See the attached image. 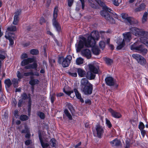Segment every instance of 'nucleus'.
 I'll return each mask as SVG.
<instances>
[{"label": "nucleus", "instance_id": "56", "mask_svg": "<svg viewBox=\"0 0 148 148\" xmlns=\"http://www.w3.org/2000/svg\"><path fill=\"white\" fill-rule=\"evenodd\" d=\"M22 103V101L20 100L18 103V107H21Z\"/></svg>", "mask_w": 148, "mask_h": 148}, {"label": "nucleus", "instance_id": "58", "mask_svg": "<svg viewBox=\"0 0 148 148\" xmlns=\"http://www.w3.org/2000/svg\"><path fill=\"white\" fill-rule=\"evenodd\" d=\"M30 134L29 133V132H27V134H26L25 137L26 138H29L30 136Z\"/></svg>", "mask_w": 148, "mask_h": 148}, {"label": "nucleus", "instance_id": "21", "mask_svg": "<svg viewBox=\"0 0 148 148\" xmlns=\"http://www.w3.org/2000/svg\"><path fill=\"white\" fill-rule=\"evenodd\" d=\"M78 75L80 77H84L86 75V72L84 70L81 68H78L77 69Z\"/></svg>", "mask_w": 148, "mask_h": 148}, {"label": "nucleus", "instance_id": "17", "mask_svg": "<svg viewBox=\"0 0 148 148\" xmlns=\"http://www.w3.org/2000/svg\"><path fill=\"white\" fill-rule=\"evenodd\" d=\"M21 11L19 10L16 11L14 17V21L13 23L14 25H16L17 24L19 20L18 16L20 14Z\"/></svg>", "mask_w": 148, "mask_h": 148}, {"label": "nucleus", "instance_id": "31", "mask_svg": "<svg viewBox=\"0 0 148 148\" xmlns=\"http://www.w3.org/2000/svg\"><path fill=\"white\" fill-rule=\"evenodd\" d=\"M19 81H20V80L18 79L14 78L12 80V82L15 87H16Z\"/></svg>", "mask_w": 148, "mask_h": 148}, {"label": "nucleus", "instance_id": "7", "mask_svg": "<svg viewBox=\"0 0 148 148\" xmlns=\"http://www.w3.org/2000/svg\"><path fill=\"white\" fill-rule=\"evenodd\" d=\"M16 30V27L14 25H12L7 28L8 31L6 32L5 37L9 40L10 45H12L14 44L13 40L14 39V36L13 33H10L9 32H14Z\"/></svg>", "mask_w": 148, "mask_h": 148}, {"label": "nucleus", "instance_id": "49", "mask_svg": "<svg viewBox=\"0 0 148 148\" xmlns=\"http://www.w3.org/2000/svg\"><path fill=\"white\" fill-rule=\"evenodd\" d=\"M140 131L143 137H144L146 134V131L144 130H141Z\"/></svg>", "mask_w": 148, "mask_h": 148}, {"label": "nucleus", "instance_id": "53", "mask_svg": "<svg viewBox=\"0 0 148 148\" xmlns=\"http://www.w3.org/2000/svg\"><path fill=\"white\" fill-rule=\"evenodd\" d=\"M14 116L17 117L18 116V111L17 110H16L14 112Z\"/></svg>", "mask_w": 148, "mask_h": 148}, {"label": "nucleus", "instance_id": "37", "mask_svg": "<svg viewBox=\"0 0 148 148\" xmlns=\"http://www.w3.org/2000/svg\"><path fill=\"white\" fill-rule=\"evenodd\" d=\"M100 48L102 49H103L105 47V44L103 41H101L99 43Z\"/></svg>", "mask_w": 148, "mask_h": 148}, {"label": "nucleus", "instance_id": "5", "mask_svg": "<svg viewBox=\"0 0 148 148\" xmlns=\"http://www.w3.org/2000/svg\"><path fill=\"white\" fill-rule=\"evenodd\" d=\"M81 90L85 95H90L93 90L92 85L86 78H83L81 80Z\"/></svg>", "mask_w": 148, "mask_h": 148}, {"label": "nucleus", "instance_id": "36", "mask_svg": "<svg viewBox=\"0 0 148 148\" xmlns=\"http://www.w3.org/2000/svg\"><path fill=\"white\" fill-rule=\"evenodd\" d=\"M63 91L67 95L69 96H70L71 97H73L72 96H71V95H72V94H73V90L66 91L64 89Z\"/></svg>", "mask_w": 148, "mask_h": 148}, {"label": "nucleus", "instance_id": "29", "mask_svg": "<svg viewBox=\"0 0 148 148\" xmlns=\"http://www.w3.org/2000/svg\"><path fill=\"white\" fill-rule=\"evenodd\" d=\"M145 7V5L143 4H141L138 8H136L135 9V11L137 12L141 11L143 10Z\"/></svg>", "mask_w": 148, "mask_h": 148}, {"label": "nucleus", "instance_id": "15", "mask_svg": "<svg viewBox=\"0 0 148 148\" xmlns=\"http://www.w3.org/2000/svg\"><path fill=\"white\" fill-rule=\"evenodd\" d=\"M81 53L83 56L86 57L88 59H89L91 57V52L88 49L83 50L82 51Z\"/></svg>", "mask_w": 148, "mask_h": 148}, {"label": "nucleus", "instance_id": "51", "mask_svg": "<svg viewBox=\"0 0 148 148\" xmlns=\"http://www.w3.org/2000/svg\"><path fill=\"white\" fill-rule=\"evenodd\" d=\"M111 15L113 17L117 19L118 18V16L116 13H112Z\"/></svg>", "mask_w": 148, "mask_h": 148}, {"label": "nucleus", "instance_id": "42", "mask_svg": "<svg viewBox=\"0 0 148 148\" xmlns=\"http://www.w3.org/2000/svg\"><path fill=\"white\" fill-rule=\"evenodd\" d=\"M38 115L41 119H44L45 118V116L44 114L41 112H39L37 113Z\"/></svg>", "mask_w": 148, "mask_h": 148}, {"label": "nucleus", "instance_id": "1", "mask_svg": "<svg viewBox=\"0 0 148 148\" xmlns=\"http://www.w3.org/2000/svg\"><path fill=\"white\" fill-rule=\"evenodd\" d=\"M99 38L98 31H93L90 35L88 36L87 40L86 38L82 36L79 37V40L77 44H76V48L77 51L79 52L81 49L84 47H92V51L95 55L99 54V50L97 47L95 46V40H98Z\"/></svg>", "mask_w": 148, "mask_h": 148}, {"label": "nucleus", "instance_id": "35", "mask_svg": "<svg viewBox=\"0 0 148 148\" xmlns=\"http://www.w3.org/2000/svg\"><path fill=\"white\" fill-rule=\"evenodd\" d=\"M18 79H21L23 78L24 76V74H23L21 73L19 71H17L16 73Z\"/></svg>", "mask_w": 148, "mask_h": 148}, {"label": "nucleus", "instance_id": "59", "mask_svg": "<svg viewBox=\"0 0 148 148\" xmlns=\"http://www.w3.org/2000/svg\"><path fill=\"white\" fill-rule=\"evenodd\" d=\"M25 68L26 69H31V66H30V64L25 66Z\"/></svg>", "mask_w": 148, "mask_h": 148}, {"label": "nucleus", "instance_id": "61", "mask_svg": "<svg viewBox=\"0 0 148 148\" xmlns=\"http://www.w3.org/2000/svg\"><path fill=\"white\" fill-rule=\"evenodd\" d=\"M85 102L86 103H88L90 104L91 103V101L90 99H87L85 101Z\"/></svg>", "mask_w": 148, "mask_h": 148}, {"label": "nucleus", "instance_id": "26", "mask_svg": "<svg viewBox=\"0 0 148 148\" xmlns=\"http://www.w3.org/2000/svg\"><path fill=\"white\" fill-rule=\"evenodd\" d=\"M22 98L23 99H27L28 98H29V106L30 107L31 106V99H30V95L29 94L28 95V97L27 96V95L25 93H23L21 95Z\"/></svg>", "mask_w": 148, "mask_h": 148}, {"label": "nucleus", "instance_id": "33", "mask_svg": "<svg viewBox=\"0 0 148 148\" xmlns=\"http://www.w3.org/2000/svg\"><path fill=\"white\" fill-rule=\"evenodd\" d=\"M106 63L108 65H110L112 63V60L108 58H106L104 59Z\"/></svg>", "mask_w": 148, "mask_h": 148}, {"label": "nucleus", "instance_id": "34", "mask_svg": "<svg viewBox=\"0 0 148 148\" xmlns=\"http://www.w3.org/2000/svg\"><path fill=\"white\" fill-rule=\"evenodd\" d=\"M56 140L53 138L51 139L50 140V144L53 147H56Z\"/></svg>", "mask_w": 148, "mask_h": 148}, {"label": "nucleus", "instance_id": "52", "mask_svg": "<svg viewBox=\"0 0 148 148\" xmlns=\"http://www.w3.org/2000/svg\"><path fill=\"white\" fill-rule=\"evenodd\" d=\"M81 2L82 5V8L83 9H84V0H79Z\"/></svg>", "mask_w": 148, "mask_h": 148}, {"label": "nucleus", "instance_id": "23", "mask_svg": "<svg viewBox=\"0 0 148 148\" xmlns=\"http://www.w3.org/2000/svg\"><path fill=\"white\" fill-rule=\"evenodd\" d=\"M39 82V81L37 79H31L29 82V84L32 86L38 84Z\"/></svg>", "mask_w": 148, "mask_h": 148}, {"label": "nucleus", "instance_id": "14", "mask_svg": "<svg viewBox=\"0 0 148 148\" xmlns=\"http://www.w3.org/2000/svg\"><path fill=\"white\" fill-rule=\"evenodd\" d=\"M105 80L106 84L109 86L113 85L116 83V81L110 77H106Z\"/></svg>", "mask_w": 148, "mask_h": 148}, {"label": "nucleus", "instance_id": "62", "mask_svg": "<svg viewBox=\"0 0 148 148\" xmlns=\"http://www.w3.org/2000/svg\"><path fill=\"white\" fill-rule=\"evenodd\" d=\"M54 97L53 96H52L51 97V102L53 103L54 101Z\"/></svg>", "mask_w": 148, "mask_h": 148}, {"label": "nucleus", "instance_id": "64", "mask_svg": "<svg viewBox=\"0 0 148 148\" xmlns=\"http://www.w3.org/2000/svg\"><path fill=\"white\" fill-rule=\"evenodd\" d=\"M63 95V94L62 93H60L57 94V96L58 97H60Z\"/></svg>", "mask_w": 148, "mask_h": 148}, {"label": "nucleus", "instance_id": "4", "mask_svg": "<svg viewBox=\"0 0 148 148\" xmlns=\"http://www.w3.org/2000/svg\"><path fill=\"white\" fill-rule=\"evenodd\" d=\"M123 35L124 38L123 39L119 37H118L116 42L117 44L116 49L117 50L121 49L125 45V44H129L128 43L132 39V35L130 32L123 33Z\"/></svg>", "mask_w": 148, "mask_h": 148}, {"label": "nucleus", "instance_id": "47", "mask_svg": "<svg viewBox=\"0 0 148 148\" xmlns=\"http://www.w3.org/2000/svg\"><path fill=\"white\" fill-rule=\"evenodd\" d=\"M32 142L30 140H26L25 142V144L26 145H28L30 144Z\"/></svg>", "mask_w": 148, "mask_h": 148}, {"label": "nucleus", "instance_id": "9", "mask_svg": "<svg viewBox=\"0 0 148 148\" xmlns=\"http://www.w3.org/2000/svg\"><path fill=\"white\" fill-rule=\"evenodd\" d=\"M130 31L132 33L136 36L148 37V32H145L143 30L136 27H132L130 29Z\"/></svg>", "mask_w": 148, "mask_h": 148}, {"label": "nucleus", "instance_id": "18", "mask_svg": "<svg viewBox=\"0 0 148 148\" xmlns=\"http://www.w3.org/2000/svg\"><path fill=\"white\" fill-rule=\"evenodd\" d=\"M121 16L124 21L127 24L131 20V17H129L128 14L126 13H122L121 14Z\"/></svg>", "mask_w": 148, "mask_h": 148}, {"label": "nucleus", "instance_id": "32", "mask_svg": "<svg viewBox=\"0 0 148 148\" xmlns=\"http://www.w3.org/2000/svg\"><path fill=\"white\" fill-rule=\"evenodd\" d=\"M147 12H145L142 18L143 23H145L147 21Z\"/></svg>", "mask_w": 148, "mask_h": 148}, {"label": "nucleus", "instance_id": "13", "mask_svg": "<svg viewBox=\"0 0 148 148\" xmlns=\"http://www.w3.org/2000/svg\"><path fill=\"white\" fill-rule=\"evenodd\" d=\"M132 57L141 65H144L146 63V60L142 56L138 54H134Z\"/></svg>", "mask_w": 148, "mask_h": 148}, {"label": "nucleus", "instance_id": "24", "mask_svg": "<svg viewBox=\"0 0 148 148\" xmlns=\"http://www.w3.org/2000/svg\"><path fill=\"white\" fill-rule=\"evenodd\" d=\"M64 112L66 116L67 117L69 120H72V116L67 109H65L64 111Z\"/></svg>", "mask_w": 148, "mask_h": 148}, {"label": "nucleus", "instance_id": "2", "mask_svg": "<svg viewBox=\"0 0 148 148\" xmlns=\"http://www.w3.org/2000/svg\"><path fill=\"white\" fill-rule=\"evenodd\" d=\"M90 5L92 7H94V3L95 2L99 5L103 6V10L100 12L101 15L104 17L107 21L111 23H114L115 21L112 17H110L108 13H110L111 10L106 6L101 0H88Z\"/></svg>", "mask_w": 148, "mask_h": 148}, {"label": "nucleus", "instance_id": "39", "mask_svg": "<svg viewBox=\"0 0 148 148\" xmlns=\"http://www.w3.org/2000/svg\"><path fill=\"white\" fill-rule=\"evenodd\" d=\"M67 106L69 110L72 112V111L73 110V108L71 104L70 103H67Z\"/></svg>", "mask_w": 148, "mask_h": 148}, {"label": "nucleus", "instance_id": "57", "mask_svg": "<svg viewBox=\"0 0 148 148\" xmlns=\"http://www.w3.org/2000/svg\"><path fill=\"white\" fill-rule=\"evenodd\" d=\"M81 142H79L77 145L75 146V148H77L80 145H81Z\"/></svg>", "mask_w": 148, "mask_h": 148}, {"label": "nucleus", "instance_id": "48", "mask_svg": "<svg viewBox=\"0 0 148 148\" xmlns=\"http://www.w3.org/2000/svg\"><path fill=\"white\" fill-rule=\"evenodd\" d=\"M28 57V56L26 53L23 54L21 56V58L22 59L27 58Z\"/></svg>", "mask_w": 148, "mask_h": 148}, {"label": "nucleus", "instance_id": "12", "mask_svg": "<svg viewBox=\"0 0 148 148\" xmlns=\"http://www.w3.org/2000/svg\"><path fill=\"white\" fill-rule=\"evenodd\" d=\"M103 133V129L102 126L98 125L96 126L95 130L93 131L94 135L100 138Z\"/></svg>", "mask_w": 148, "mask_h": 148}, {"label": "nucleus", "instance_id": "60", "mask_svg": "<svg viewBox=\"0 0 148 148\" xmlns=\"http://www.w3.org/2000/svg\"><path fill=\"white\" fill-rule=\"evenodd\" d=\"M5 57L4 56L0 54V59L3 60L5 59Z\"/></svg>", "mask_w": 148, "mask_h": 148}, {"label": "nucleus", "instance_id": "50", "mask_svg": "<svg viewBox=\"0 0 148 148\" xmlns=\"http://www.w3.org/2000/svg\"><path fill=\"white\" fill-rule=\"evenodd\" d=\"M69 74L71 76L74 77H76L77 76V74L76 73H69Z\"/></svg>", "mask_w": 148, "mask_h": 148}, {"label": "nucleus", "instance_id": "6", "mask_svg": "<svg viewBox=\"0 0 148 148\" xmlns=\"http://www.w3.org/2000/svg\"><path fill=\"white\" fill-rule=\"evenodd\" d=\"M89 71L87 72L86 77L89 79L91 80L94 79L95 74L98 73L99 68L98 65L96 64H91L88 65Z\"/></svg>", "mask_w": 148, "mask_h": 148}, {"label": "nucleus", "instance_id": "20", "mask_svg": "<svg viewBox=\"0 0 148 148\" xmlns=\"http://www.w3.org/2000/svg\"><path fill=\"white\" fill-rule=\"evenodd\" d=\"M111 145L113 147L118 146L121 145V141L117 139L114 140L110 142Z\"/></svg>", "mask_w": 148, "mask_h": 148}, {"label": "nucleus", "instance_id": "11", "mask_svg": "<svg viewBox=\"0 0 148 148\" xmlns=\"http://www.w3.org/2000/svg\"><path fill=\"white\" fill-rule=\"evenodd\" d=\"M58 12V7H56L54 9L53 14V18L52 20L53 24L54 27L56 28L57 31H59L60 30V27L58 23L56 21V19L57 17V13Z\"/></svg>", "mask_w": 148, "mask_h": 148}, {"label": "nucleus", "instance_id": "22", "mask_svg": "<svg viewBox=\"0 0 148 148\" xmlns=\"http://www.w3.org/2000/svg\"><path fill=\"white\" fill-rule=\"evenodd\" d=\"M74 91L75 92L77 98L78 99H79L81 102L83 103L84 102V101L83 99L82 98L81 95L79 92L75 88L74 89Z\"/></svg>", "mask_w": 148, "mask_h": 148}, {"label": "nucleus", "instance_id": "45", "mask_svg": "<svg viewBox=\"0 0 148 148\" xmlns=\"http://www.w3.org/2000/svg\"><path fill=\"white\" fill-rule=\"evenodd\" d=\"M33 74V72L32 71L30 72L25 73H24V76L27 77Z\"/></svg>", "mask_w": 148, "mask_h": 148}, {"label": "nucleus", "instance_id": "44", "mask_svg": "<svg viewBox=\"0 0 148 148\" xmlns=\"http://www.w3.org/2000/svg\"><path fill=\"white\" fill-rule=\"evenodd\" d=\"M145 127V125L144 124L141 122L140 123L139 125V129L141 130H143V129Z\"/></svg>", "mask_w": 148, "mask_h": 148}, {"label": "nucleus", "instance_id": "8", "mask_svg": "<svg viewBox=\"0 0 148 148\" xmlns=\"http://www.w3.org/2000/svg\"><path fill=\"white\" fill-rule=\"evenodd\" d=\"M33 62V63L30 64L31 69H36L37 67L36 60L34 58H28L26 59H23L21 62V64L22 66H25L30 63Z\"/></svg>", "mask_w": 148, "mask_h": 148}, {"label": "nucleus", "instance_id": "10", "mask_svg": "<svg viewBox=\"0 0 148 148\" xmlns=\"http://www.w3.org/2000/svg\"><path fill=\"white\" fill-rule=\"evenodd\" d=\"M72 59L71 55H68L65 58L61 56L58 58V61L59 63L62 64L63 67H66L69 66Z\"/></svg>", "mask_w": 148, "mask_h": 148}, {"label": "nucleus", "instance_id": "27", "mask_svg": "<svg viewBox=\"0 0 148 148\" xmlns=\"http://www.w3.org/2000/svg\"><path fill=\"white\" fill-rule=\"evenodd\" d=\"M4 83L5 87L8 88H9L12 84L11 80L9 79H5L4 81Z\"/></svg>", "mask_w": 148, "mask_h": 148}, {"label": "nucleus", "instance_id": "19", "mask_svg": "<svg viewBox=\"0 0 148 148\" xmlns=\"http://www.w3.org/2000/svg\"><path fill=\"white\" fill-rule=\"evenodd\" d=\"M39 137L41 145L43 148L48 147L49 145V144L48 143H46L47 141L46 140H42L40 133H39Z\"/></svg>", "mask_w": 148, "mask_h": 148}, {"label": "nucleus", "instance_id": "46", "mask_svg": "<svg viewBox=\"0 0 148 148\" xmlns=\"http://www.w3.org/2000/svg\"><path fill=\"white\" fill-rule=\"evenodd\" d=\"M73 0H68V5L69 6L71 7L73 3Z\"/></svg>", "mask_w": 148, "mask_h": 148}, {"label": "nucleus", "instance_id": "41", "mask_svg": "<svg viewBox=\"0 0 148 148\" xmlns=\"http://www.w3.org/2000/svg\"><path fill=\"white\" fill-rule=\"evenodd\" d=\"M106 124L107 126L109 128H110L112 127V124L111 122L109 120H108L107 118L106 119Z\"/></svg>", "mask_w": 148, "mask_h": 148}, {"label": "nucleus", "instance_id": "63", "mask_svg": "<svg viewBox=\"0 0 148 148\" xmlns=\"http://www.w3.org/2000/svg\"><path fill=\"white\" fill-rule=\"evenodd\" d=\"M39 75L38 73L37 72H35L34 73H33V74L32 75H36L37 76H39Z\"/></svg>", "mask_w": 148, "mask_h": 148}, {"label": "nucleus", "instance_id": "40", "mask_svg": "<svg viewBox=\"0 0 148 148\" xmlns=\"http://www.w3.org/2000/svg\"><path fill=\"white\" fill-rule=\"evenodd\" d=\"M121 1V0H113V4L116 5L118 6L119 3Z\"/></svg>", "mask_w": 148, "mask_h": 148}, {"label": "nucleus", "instance_id": "28", "mask_svg": "<svg viewBox=\"0 0 148 148\" xmlns=\"http://www.w3.org/2000/svg\"><path fill=\"white\" fill-rule=\"evenodd\" d=\"M84 62L83 59L81 57L77 58L76 61V64L78 65L83 64L84 63Z\"/></svg>", "mask_w": 148, "mask_h": 148}, {"label": "nucleus", "instance_id": "43", "mask_svg": "<svg viewBox=\"0 0 148 148\" xmlns=\"http://www.w3.org/2000/svg\"><path fill=\"white\" fill-rule=\"evenodd\" d=\"M25 129L22 130V133H25L29 132V128L27 126H25Z\"/></svg>", "mask_w": 148, "mask_h": 148}, {"label": "nucleus", "instance_id": "3", "mask_svg": "<svg viewBox=\"0 0 148 148\" xmlns=\"http://www.w3.org/2000/svg\"><path fill=\"white\" fill-rule=\"evenodd\" d=\"M148 37L144 36L139 38L140 41L138 39L137 41L131 46V49L132 50H135L139 51L143 55L146 54L147 52V50L146 48H144L143 45L140 44V43H142L147 47H148Z\"/></svg>", "mask_w": 148, "mask_h": 148}, {"label": "nucleus", "instance_id": "55", "mask_svg": "<svg viewBox=\"0 0 148 148\" xmlns=\"http://www.w3.org/2000/svg\"><path fill=\"white\" fill-rule=\"evenodd\" d=\"M126 146L125 148H127L129 147L130 145V143L128 140H126Z\"/></svg>", "mask_w": 148, "mask_h": 148}, {"label": "nucleus", "instance_id": "16", "mask_svg": "<svg viewBox=\"0 0 148 148\" xmlns=\"http://www.w3.org/2000/svg\"><path fill=\"white\" fill-rule=\"evenodd\" d=\"M112 116L115 118H119L121 117V114L119 112L115 111L111 109H109Z\"/></svg>", "mask_w": 148, "mask_h": 148}, {"label": "nucleus", "instance_id": "30", "mask_svg": "<svg viewBox=\"0 0 148 148\" xmlns=\"http://www.w3.org/2000/svg\"><path fill=\"white\" fill-rule=\"evenodd\" d=\"M30 53L32 55H36L38 54L39 51L37 49H32L30 50Z\"/></svg>", "mask_w": 148, "mask_h": 148}, {"label": "nucleus", "instance_id": "25", "mask_svg": "<svg viewBox=\"0 0 148 148\" xmlns=\"http://www.w3.org/2000/svg\"><path fill=\"white\" fill-rule=\"evenodd\" d=\"M138 23V21L134 18L131 17V20L128 23V25H133L136 24Z\"/></svg>", "mask_w": 148, "mask_h": 148}, {"label": "nucleus", "instance_id": "54", "mask_svg": "<svg viewBox=\"0 0 148 148\" xmlns=\"http://www.w3.org/2000/svg\"><path fill=\"white\" fill-rule=\"evenodd\" d=\"M45 22V20L43 17H41L40 20V23L41 24H42L43 23Z\"/></svg>", "mask_w": 148, "mask_h": 148}, {"label": "nucleus", "instance_id": "38", "mask_svg": "<svg viewBox=\"0 0 148 148\" xmlns=\"http://www.w3.org/2000/svg\"><path fill=\"white\" fill-rule=\"evenodd\" d=\"M28 119V117L25 115H22L20 116V119L23 121H26Z\"/></svg>", "mask_w": 148, "mask_h": 148}]
</instances>
